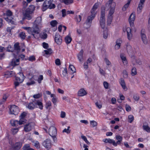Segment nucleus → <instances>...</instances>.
<instances>
[{"instance_id":"6","label":"nucleus","mask_w":150,"mask_h":150,"mask_svg":"<svg viewBox=\"0 0 150 150\" xmlns=\"http://www.w3.org/2000/svg\"><path fill=\"white\" fill-rule=\"evenodd\" d=\"M94 18L93 17L90 16H88L84 24V27L86 29L89 28L91 26L92 22Z\"/></svg>"},{"instance_id":"56","label":"nucleus","mask_w":150,"mask_h":150,"mask_svg":"<svg viewBox=\"0 0 150 150\" xmlns=\"http://www.w3.org/2000/svg\"><path fill=\"white\" fill-rule=\"evenodd\" d=\"M128 121L132 122L134 120V117L132 115H130L128 116Z\"/></svg>"},{"instance_id":"45","label":"nucleus","mask_w":150,"mask_h":150,"mask_svg":"<svg viewBox=\"0 0 150 150\" xmlns=\"http://www.w3.org/2000/svg\"><path fill=\"white\" fill-rule=\"evenodd\" d=\"M50 25L52 27H55L57 24V22L56 20L52 21L50 22Z\"/></svg>"},{"instance_id":"30","label":"nucleus","mask_w":150,"mask_h":150,"mask_svg":"<svg viewBox=\"0 0 150 150\" xmlns=\"http://www.w3.org/2000/svg\"><path fill=\"white\" fill-rule=\"evenodd\" d=\"M35 105H38L39 108L41 110L43 109V105L42 103L39 100H38L35 103Z\"/></svg>"},{"instance_id":"21","label":"nucleus","mask_w":150,"mask_h":150,"mask_svg":"<svg viewBox=\"0 0 150 150\" xmlns=\"http://www.w3.org/2000/svg\"><path fill=\"white\" fill-rule=\"evenodd\" d=\"M87 92L83 88L80 89L78 92V95L79 96H83L87 94Z\"/></svg>"},{"instance_id":"17","label":"nucleus","mask_w":150,"mask_h":150,"mask_svg":"<svg viewBox=\"0 0 150 150\" xmlns=\"http://www.w3.org/2000/svg\"><path fill=\"white\" fill-rule=\"evenodd\" d=\"M145 1V0H140L137 9V11L138 13H140L141 12Z\"/></svg>"},{"instance_id":"5","label":"nucleus","mask_w":150,"mask_h":150,"mask_svg":"<svg viewBox=\"0 0 150 150\" xmlns=\"http://www.w3.org/2000/svg\"><path fill=\"white\" fill-rule=\"evenodd\" d=\"M49 133L54 140L56 139V136L57 134V131L56 129L54 127L52 126L50 127Z\"/></svg>"},{"instance_id":"50","label":"nucleus","mask_w":150,"mask_h":150,"mask_svg":"<svg viewBox=\"0 0 150 150\" xmlns=\"http://www.w3.org/2000/svg\"><path fill=\"white\" fill-rule=\"evenodd\" d=\"M20 37L23 39H24L26 37L25 33L23 32H21L19 34Z\"/></svg>"},{"instance_id":"14","label":"nucleus","mask_w":150,"mask_h":150,"mask_svg":"<svg viewBox=\"0 0 150 150\" xmlns=\"http://www.w3.org/2000/svg\"><path fill=\"white\" fill-rule=\"evenodd\" d=\"M54 40L56 43L59 45L61 44L62 41V38L60 35L57 33L55 35Z\"/></svg>"},{"instance_id":"57","label":"nucleus","mask_w":150,"mask_h":150,"mask_svg":"<svg viewBox=\"0 0 150 150\" xmlns=\"http://www.w3.org/2000/svg\"><path fill=\"white\" fill-rule=\"evenodd\" d=\"M28 59L30 61H35V57L33 56H31L30 57H29Z\"/></svg>"},{"instance_id":"61","label":"nucleus","mask_w":150,"mask_h":150,"mask_svg":"<svg viewBox=\"0 0 150 150\" xmlns=\"http://www.w3.org/2000/svg\"><path fill=\"white\" fill-rule=\"evenodd\" d=\"M125 108L126 111L127 112L130 111L131 110V108L128 105H126Z\"/></svg>"},{"instance_id":"10","label":"nucleus","mask_w":150,"mask_h":150,"mask_svg":"<svg viewBox=\"0 0 150 150\" xmlns=\"http://www.w3.org/2000/svg\"><path fill=\"white\" fill-rule=\"evenodd\" d=\"M113 1V0H109L105 5V7H104L105 10V9L108 10L109 8H110L112 7L115 8V2H112Z\"/></svg>"},{"instance_id":"36","label":"nucleus","mask_w":150,"mask_h":150,"mask_svg":"<svg viewBox=\"0 0 150 150\" xmlns=\"http://www.w3.org/2000/svg\"><path fill=\"white\" fill-rule=\"evenodd\" d=\"M65 40L66 43L68 44L71 42L72 38L70 37L67 36L65 38Z\"/></svg>"},{"instance_id":"38","label":"nucleus","mask_w":150,"mask_h":150,"mask_svg":"<svg viewBox=\"0 0 150 150\" xmlns=\"http://www.w3.org/2000/svg\"><path fill=\"white\" fill-rule=\"evenodd\" d=\"M28 108L30 110L33 109L35 108V105L32 103H30L28 105Z\"/></svg>"},{"instance_id":"15","label":"nucleus","mask_w":150,"mask_h":150,"mask_svg":"<svg viewBox=\"0 0 150 150\" xmlns=\"http://www.w3.org/2000/svg\"><path fill=\"white\" fill-rule=\"evenodd\" d=\"M132 63L133 65H141L142 62L139 59H136L134 56L132 57Z\"/></svg>"},{"instance_id":"20","label":"nucleus","mask_w":150,"mask_h":150,"mask_svg":"<svg viewBox=\"0 0 150 150\" xmlns=\"http://www.w3.org/2000/svg\"><path fill=\"white\" fill-rule=\"evenodd\" d=\"M22 146V143L21 142H17L13 146L12 150H19Z\"/></svg>"},{"instance_id":"19","label":"nucleus","mask_w":150,"mask_h":150,"mask_svg":"<svg viewBox=\"0 0 150 150\" xmlns=\"http://www.w3.org/2000/svg\"><path fill=\"white\" fill-rule=\"evenodd\" d=\"M122 42V41L121 39H117L116 41V44L115 46V49L116 50L119 49L121 46Z\"/></svg>"},{"instance_id":"3","label":"nucleus","mask_w":150,"mask_h":150,"mask_svg":"<svg viewBox=\"0 0 150 150\" xmlns=\"http://www.w3.org/2000/svg\"><path fill=\"white\" fill-rule=\"evenodd\" d=\"M53 0H45L44 1L42 6V10L43 11H45L48 8L52 9L55 7L54 4H52Z\"/></svg>"},{"instance_id":"47","label":"nucleus","mask_w":150,"mask_h":150,"mask_svg":"<svg viewBox=\"0 0 150 150\" xmlns=\"http://www.w3.org/2000/svg\"><path fill=\"white\" fill-rule=\"evenodd\" d=\"M64 2L66 4H69L73 2V0H63Z\"/></svg>"},{"instance_id":"4","label":"nucleus","mask_w":150,"mask_h":150,"mask_svg":"<svg viewBox=\"0 0 150 150\" xmlns=\"http://www.w3.org/2000/svg\"><path fill=\"white\" fill-rule=\"evenodd\" d=\"M105 8L102 7L101 9V16L100 19V26L103 29H104L105 27Z\"/></svg>"},{"instance_id":"8","label":"nucleus","mask_w":150,"mask_h":150,"mask_svg":"<svg viewBox=\"0 0 150 150\" xmlns=\"http://www.w3.org/2000/svg\"><path fill=\"white\" fill-rule=\"evenodd\" d=\"M12 13L11 11L8 10L6 13V15L8 17L5 18V19L8 22L12 24H14L15 19L10 16L12 15Z\"/></svg>"},{"instance_id":"53","label":"nucleus","mask_w":150,"mask_h":150,"mask_svg":"<svg viewBox=\"0 0 150 150\" xmlns=\"http://www.w3.org/2000/svg\"><path fill=\"white\" fill-rule=\"evenodd\" d=\"M11 131L13 134H15L18 132V128L12 129L11 130Z\"/></svg>"},{"instance_id":"2","label":"nucleus","mask_w":150,"mask_h":150,"mask_svg":"<svg viewBox=\"0 0 150 150\" xmlns=\"http://www.w3.org/2000/svg\"><path fill=\"white\" fill-rule=\"evenodd\" d=\"M35 10V7L33 5L30 6L25 11L24 16L26 19L28 20L31 19L32 18L31 15L33 13Z\"/></svg>"},{"instance_id":"18","label":"nucleus","mask_w":150,"mask_h":150,"mask_svg":"<svg viewBox=\"0 0 150 150\" xmlns=\"http://www.w3.org/2000/svg\"><path fill=\"white\" fill-rule=\"evenodd\" d=\"M27 115V113L23 112L21 113L20 116V120L19 122H25L26 121L25 118Z\"/></svg>"},{"instance_id":"41","label":"nucleus","mask_w":150,"mask_h":150,"mask_svg":"<svg viewBox=\"0 0 150 150\" xmlns=\"http://www.w3.org/2000/svg\"><path fill=\"white\" fill-rule=\"evenodd\" d=\"M137 74V69L135 67H133L131 70V74L132 76L136 75Z\"/></svg>"},{"instance_id":"28","label":"nucleus","mask_w":150,"mask_h":150,"mask_svg":"<svg viewBox=\"0 0 150 150\" xmlns=\"http://www.w3.org/2000/svg\"><path fill=\"white\" fill-rule=\"evenodd\" d=\"M34 76L32 75L31 77L29 76H28V78L31 81V82H27L26 83L27 85L28 86H30L31 85H33L35 83V81L33 80H32L33 79H34L33 78Z\"/></svg>"},{"instance_id":"64","label":"nucleus","mask_w":150,"mask_h":150,"mask_svg":"<svg viewBox=\"0 0 150 150\" xmlns=\"http://www.w3.org/2000/svg\"><path fill=\"white\" fill-rule=\"evenodd\" d=\"M96 106L99 108H101L102 107V104L100 103L97 102L96 103Z\"/></svg>"},{"instance_id":"52","label":"nucleus","mask_w":150,"mask_h":150,"mask_svg":"<svg viewBox=\"0 0 150 150\" xmlns=\"http://www.w3.org/2000/svg\"><path fill=\"white\" fill-rule=\"evenodd\" d=\"M76 19L77 22H79L81 20V17L80 15L76 16Z\"/></svg>"},{"instance_id":"31","label":"nucleus","mask_w":150,"mask_h":150,"mask_svg":"<svg viewBox=\"0 0 150 150\" xmlns=\"http://www.w3.org/2000/svg\"><path fill=\"white\" fill-rule=\"evenodd\" d=\"M14 50L17 51V52H19L20 49L19 46V43L18 42L15 43L14 45Z\"/></svg>"},{"instance_id":"63","label":"nucleus","mask_w":150,"mask_h":150,"mask_svg":"<svg viewBox=\"0 0 150 150\" xmlns=\"http://www.w3.org/2000/svg\"><path fill=\"white\" fill-rule=\"evenodd\" d=\"M103 85L105 88L108 89V88L109 84L107 82L104 81L103 83Z\"/></svg>"},{"instance_id":"1","label":"nucleus","mask_w":150,"mask_h":150,"mask_svg":"<svg viewBox=\"0 0 150 150\" xmlns=\"http://www.w3.org/2000/svg\"><path fill=\"white\" fill-rule=\"evenodd\" d=\"M42 18L41 17H37L35 21L33 27L32 28L30 27H23V28L27 30L28 33L32 34L34 37V34H39L40 33L39 29L38 26L41 24Z\"/></svg>"},{"instance_id":"33","label":"nucleus","mask_w":150,"mask_h":150,"mask_svg":"<svg viewBox=\"0 0 150 150\" xmlns=\"http://www.w3.org/2000/svg\"><path fill=\"white\" fill-rule=\"evenodd\" d=\"M22 149L23 150H33L31 148L29 144H25L23 147Z\"/></svg>"},{"instance_id":"16","label":"nucleus","mask_w":150,"mask_h":150,"mask_svg":"<svg viewBox=\"0 0 150 150\" xmlns=\"http://www.w3.org/2000/svg\"><path fill=\"white\" fill-rule=\"evenodd\" d=\"M135 15L134 13H132L130 15L129 19V21L131 27H133L134 25V22L135 20Z\"/></svg>"},{"instance_id":"42","label":"nucleus","mask_w":150,"mask_h":150,"mask_svg":"<svg viewBox=\"0 0 150 150\" xmlns=\"http://www.w3.org/2000/svg\"><path fill=\"white\" fill-rule=\"evenodd\" d=\"M47 50H45L44 51L46 54H50L52 53V50L51 48L47 49Z\"/></svg>"},{"instance_id":"35","label":"nucleus","mask_w":150,"mask_h":150,"mask_svg":"<svg viewBox=\"0 0 150 150\" xmlns=\"http://www.w3.org/2000/svg\"><path fill=\"white\" fill-rule=\"evenodd\" d=\"M120 57L122 60L123 62L124 65H126L127 63V62L126 60L125 57L122 54L120 55Z\"/></svg>"},{"instance_id":"26","label":"nucleus","mask_w":150,"mask_h":150,"mask_svg":"<svg viewBox=\"0 0 150 150\" xmlns=\"http://www.w3.org/2000/svg\"><path fill=\"white\" fill-rule=\"evenodd\" d=\"M122 88L125 91H127V88L126 86L124 80L122 79H121V81L120 83Z\"/></svg>"},{"instance_id":"44","label":"nucleus","mask_w":150,"mask_h":150,"mask_svg":"<svg viewBox=\"0 0 150 150\" xmlns=\"http://www.w3.org/2000/svg\"><path fill=\"white\" fill-rule=\"evenodd\" d=\"M130 2L129 1H128L127 3L122 8V10L123 11H126V9L128 7Z\"/></svg>"},{"instance_id":"59","label":"nucleus","mask_w":150,"mask_h":150,"mask_svg":"<svg viewBox=\"0 0 150 150\" xmlns=\"http://www.w3.org/2000/svg\"><path fill=\"white\" fill-rule=\"evenodd\" d=\"M43 79V76L42 75H40L38 79V81L39 83L41 82V81Z\"/></svg>"},{"instance_id":"29","label":"nucleus","mask_w":150,"mask_h":150,"mask_svg":"<svg viewBox=\"0 0 150 150\" xmlns=\"http://www.w3.org/2000/svg\"><path fill=\"white\" fill-rule=\"evenodd\" d=\"M116 139L117 140V141L116 142H115L117 146V144H120L121 143L122 139V138L120 135H117L116 137Z\"/></svg>"},{"instance_id":"60","label":"nucleus","mask_w":150,"mask_h":150,"mask_svg":"<svg viewBox=\"0 0 150 150\" xmlns=\"http://www.w3.org/2000/svg\"><path fill=\"white\" fill-rule=\"evenodd\" d=\"M97 125V122H90V126L92 127H96Z\"/></svg>"},{"instance_id":"54","label":"nucleus","mask_w":150,"mask_h":150,"mask_svg":"<svg viewBox=\"0 0 150 150\" xmlns=\"http://www.w3.org/2000/svg\"><path fill=\"white\" fill-rule=\"evenodd\" d=\"M123 75L124 78H127L128 76V74L127 71L124 70L123 71Z\"/></svg>"},{"instance_id":"13","label":"nucleus","mask_w":150,"mask_h":150,"mask_svg":"<svg viewBox=\"0 0 150 150\" xmlns=\"http://www.w3.org/2000/svg\"><path fill=\"white\" fill-rule=\"evenodd\" d=\"M98 4L96 3L95 4L91 11V15L90 16L93 17L95 18L96 13V11L98 8Z\"/></svg>"},{"instance_id":"58","label":"nucleus","mask_w":150,"mask_h":150,"mask_svg":"<svg viewBox=\"0 0 150 150\" xmlns=\"http://www.w3.org/2000/svg\"><path fill=\"white\" fill-rule=\"evenodd\" d=\"M67 74V70L66 68H64V70L63 71L62 75L64 76H65Z\"/></svg>"},{"instance_id":"22","label":"nucleus","mask_w":150,"mask_h":150,"mask_svg":"<svg viewBox=\"0 0 150 150\" xmlns=\"http://www.w3.org/2000/svg\"><path fill=\"white\" fill-rule=\"evenodd\" d=\"M32 127L30 123L25 125L24 127V129L25 132H29L31 130Z\"/></svg>"},{"instance_id":"25","label":"nucleus","mask_w":150,"mask_h":150,"mask_svg":"<svg viewBox=\"0 0 150 150\" xmlns=\"http://www.w3.org/2000/svg\"><path fill=\"white\" fill-rule=\"evenodd\" d=\"M19 59H14L11 62V65L13 66L18 65L19 64Z\"/></svg>"},{"instance_id":"24","label":"nucleus","mask_w":150,"mask_h":150,"mask_svg":"<svg viewBox=\"0 0 150 150\" xmlns=\"http://www.w3.org/2000/svg\"><path fill=\"white\" fill-rule=\"evenodd\" d=\"M104 142L106 143H109L112 144L114 146H116V144H115V141L113 139H105V140L104 141Z\"/></svg>"},{"instance_id":"23","label":"nucleus","mask_w":150,"mask_h":150,"mask_svg":"<svg viewBox=\"0 0 150 150\" xmlns=\"http://www.w3.org/2000/svg\"><path fill=\"white\" fill-rule=\"evenodd\" d=\"M126 31L127 33L128 38L130 40L131 39L132 36V35L131 33V29L130 28L128 27L126 28Z\"/></svg>"},{"instance_id":"40","label":"nucleus","mask_w":150,"mask_h":150,"mask_svg":"<svg viewBox=\"0 0 150 150\" xmlns=\"http://www.w3.org/2000/svg\"><path fill=\"white\" fill-rule=\"evenodd\" d=\"M103 29L104 30L103 34V37L104 39H106L107 38L108 36L107 30L106 28H105L104 29Z\"/></svg>"},{"instance_id":"62","label":"nucleus","mask_w":150,"mask_h":150,"mask_svg":"<svg viewBox=\"0 0 150 150\" xmlns=\"http://www.w3.org/2000/svg\"><path fill=\"white\" fill-rule=\"evenodd\" d=\"M47 35L46 33H43L41 35V38H42L45 39L47 37Z\"/></svg>"},{"instance_id":"7","label":"nucleus","mask_w":150,"mask_h":150,"mask_svg":"<svg viewBox=\"0 0 150 150\" xmlns=\"http://www.w3.org/2000/svg\"><path fill=\"white\" fill-rule=\"evenodd\" d=\"M19 112L18 107L15 105H10V112L11 114L16 115Z\"/></svg>"},{"instance_id":"37","label":"nucleus","mask_w":150,"mask_h":150,"mask_svg":"<svg viewBox=\"0 0 150 150\" xmlns=\"http://www.w3.org/2000/svg\"><path fill=\"white\" fill-rule=\"evenodd\" d=\"M33 145L34 146L37 148H40V145L38 141H32Z\"/></svg>"},{"instance_id":"12","label":"nucleus","mask_w":150,"mask_h":150,"mask_svg":"<svg viewBox=\"0 0 150 150\" xmlns=\"http://www.w3.org/2000/svg\"><path fill=\"white\" fill-rule=\"evenodd\" d=\"M141 36L143 43L144 44H147L148 43V41L147 39L144 30H141Z\"/></svg>"},{"instance_id":"34","label":"nucleus","mask_w":150,"mask_h":150,"mask_svg":"<svg viewBox=\"0 0 150 150\" xmlns=\"http://www.w3.org/2000/svg\"><path fill=\"white\" fill-rule=\"evenodd\" d=\"M113 16L108 15L107 19V23L108 25H110L112 21Z\"/></svg>"},{"instance_id":"39","label":"nucleus","mask_w":150,"mask_h":150,"mask_svg":"<svg viewBox=\"0 0 150 150\" xmlns=\"http://www.w3.org/2000/svg\"><path fill=\"white\" fill-rule=\"evenodd\" d=\"M115 8L114 7H112L110 8L108 15L113 16V14L115 12Z\"/></svg>"},{"instance_id":"32","label":"nucleus","mask_w":150,"mask_h":150,"mask_svg":"<svg viewBox=\"0 0 150 150\" xmlns=\"http://www.w3.org/2000/svg\"><path fill=\"white\" fill-rule=\"evenodd\" d=\"M126 48L128 52L131 53L132 52V48L130 44L127 43L126 44Z\"/></svg>"},{"instance_id":"48","label":"nucleus","mask_w":150,"mask_h":150,"mask_svg":"<svg viewBox=\"0 0 150 150\" xmlns=\"http://www.w3.org/2000/svg\"><path fill=\"white\" fill-rule=\"evenodd\" d=\"M69 68L72 71L73 73L75 72L76 69L73 65H70L69 66Z\"/></svg>"},{"instance_id":"49","label":"nucleus","mask_w":150,"mask_h":150,"mask_svg":"<svg viewBox=\"0 0 150 150\" xmlns=\"http://www.w3.org/2000/svg\"><path fill=\"white\" fill-rule=\"evenodd\" d=\"M133 98L134 100L136 101H138L139 99V97L136 94H134L133 95Z\"/></svg>"},{"instance_id":"46","label":"nucleus","mask_w":150,"mask_h":150,"mask_svg":"<svg viewBox=\"0 0 150 150\" xmlns=\"http://www.w3.org/2000/svg\"><path fill=\"white\" fill-rule=\"evenodd\" d=\"M81 138L88 144L89 145L90 144V143L88 141L85 136L82 135L81 136Z\"/></svg>"},{"instance_id":"11","label":"nucleus","mask_w":150,"mask_h":150,"mask_svg":"<svg viewBox=\"0 0 150 150\" xmlns=\"http://www.w3.org/2000/svg\"><path fill=\"white\" fill-rule=\"evenodd\" d=\"M43 145L47 149H50L52 146V144L50 140L47 139L45 140L43 142Z\"/></svg>"},{"instance_id":"9","label":"nucleus","mask_w":150,"mask_h":150,"mask_svg":"<svg viewBox=\"0 0 150 150\" xmlns=\"http://www.w3.org/2000/svg\"><path fill=\"white\" fill-rule=\"evenodd\" d=\"M25 78V77L23 75V73L21 72L18 73L16 76V80L18 81L20 83H22Z\"/></svg>"},{"instance_id":"51","label":"nucleus","mask_w":150,"mask_h":150,"mask_svg":"<svg viewBox=\"0 0 150 150\" xmlns=\"http://www.w3.org/2000/svg\"><path fill=\"white\" fill-rule=\"evenodd\" d=\"M70 126H69L67 127V129H65L63 130V132H66L67 134H69L70 132V130H69Z\"/></svg>"},{"instance_id":"55","label":"nucleus","mask_w":150,"mask_h":150,"mask_svg":"<svg viewBox=\"0 0 150 150\" xmlns=\"http://www.w3.org/2000/svg\"><path fill=\"white\" fill-rule=\"evenodd\" d=\"M55 63L56 65L58 66L61 65V63L60 59H57L55 60Z\"/></svg>"},{"instance_id":"43","label":"nucleus","mask_w":150,"mask_h":150,"mask_svg":"<svg viewBox=\"0 0 150 150\" xmlns=\"http://www.w3.org/2000/svg\"><path fill=\"white\" fill-rule=\"evenodd\" d=\"M143 129L147 132H150V128L148 125H144L143 126Z\"/></svg>"},{"instance_id":"27","label":"nucleus","mask_w":150,"mask_h":150,"mask_svg":"<svg viewBox=\"0 0 150 150\" xmlns=\"http://www.w3.org/2000/svg\"><path fill=\"white\" fill-rule=\"evenodd\" d=\"M83 50H81L78 55V58L80 62L82 61L83 60Z\"/></svg>"}]
</instances>
